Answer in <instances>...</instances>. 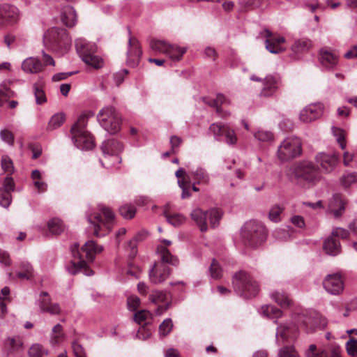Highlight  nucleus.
I'll return each mask as SVG.
<instances>
[{
	"instance_id": "nucleus-1",
	"label": "nucleus",
	"mask_w": 357,
	"mask_h": 357,
	"mask_svg": "<svg viewBox=\"0 0 357 357\" xmlns=\"http://www.w3.org/2000/svg\"><path fill=\"white\" fill-rule=\"evenodd\" d=\"M314 315V312L307 310L294 312L292 315V323L281 324L277 328L275 335L277 344H282L280 339L282 342L296 339L298 336L299 328H303L307 333H312L317 324Z\"/></svg>"
},
{
	"instance_id": "nucleus-2",
	"label": "nucleus",
	"mask_w": 357,
	"mask_h": 357,
	"mask_svg": "<svg viewBox=\"0 0 357 357\" xmlns=\"http://www.w3.org/2000/svg\"><path fill=\"white\" fill-rule=\"evenodd\" d=\"M102 250L103 246L96 244L93 240L86 242L81 250H79L78 244H75L71 248L74 261L68 266V271L73 275L82 272L86 276L93 275V271L89 268L85 259L90 262L93 261L96 255Z\"/></svg>"
},
{
	"instance_id": "nucleus-3",
	"label": "nucleus",
	"mask_w": 357,
	"mask_h": 357,
	"mask_svg": "<svg viewBox=\"0 0 357 357\" xmlns=\"http://www.w3.org/2000/svg\"><path fill=\"white\" fill-rule=\"evenodd\" d=\"M158 241L164 245H158V255L160 261H158V282L167 279L171 273L169 266H176L178 264V259L173 255L166 248L172 245V241L165 238H158Z\"/></svg>"
},
{
	"instance_id": "nucleus-4",
	"label": "nucleus",
	"mask_w": 357,
	"mask_h": 357,
	"mask_svg": "<svg viewBox=\"0 0 357 357\" xmlns=\"http://www.w3.org/2000/svg\"><path fill=\"white\" fill-rule=\"evenodd\" d=\"M98 209L100 214L87 213L86 217L90 223V227L93 228V234L96 236L100 237L106 234V233H100L102 229H105L107 232L111 230L114 214L109 208L103 204H99Z\"/></svg>"
},
{
	"instance_id": "nucleus-5",
	"label": "nucleus",
	"mask_w": 357,
	"mask_h": 357,
	"mask_svg": "<svg viewBox=\"0 0 357 357\" xmlns=\"http://www.w3.org/2000/svg\"><path fill=\"white\" fill-rule=\"evenodd\" d=\"M267 233L264 225L255 220L247 222L241 229V237L245 245L257 248L266 239Z\"/></svg>"
},
{
	"instance_id": "nucleus-6",
	"label": "nucleus",
	"mask_w": 357,
	"mask_h": 357,
	"mask_svg": "<svg viewBox=\"0 0 357 357\" xmlns=\"http://www.w3.org/2000/svg\"><path fill=\"white\" fill-rule=\"evenodd\" d=\"M86 117L82 115L71 128L73 143L82 150H90L94 146L93 137L86 130Z\"/></svg>"
},
{
	"instance_id": "nucleus-7",
	"label": "nucleus",
	"mask_w": 357,
	"mask_h": 357,
	"mask_svg": "<svg viewBox=\"0 0 357 357\" xmlns=\"http://www.w3.org/2000/svg\"><path fill=\"white\" fill-rule=\"evenodd\" d=\"M233 285L238 294L247 298L255 296L259 289L257 282L245 271H239L234 275Z\"/></svg>"
},
{
	"instance_id": "nucleus-8",
	"label": "nucleus",
	"mask_w": 357,
	"mask_h": 357,
	"mask_svg": "<svg viewBox=\"0 0 357 357\" xmlns=\"http://www.w3.org/2000/svg\"><path fill=\"white\" fill-rule=\"evenodd\" d=\"M75 47L82 61L93 68H100L103 66L102 59L94 54L96 46L93 43L87 42L84 38H77L75 40Z\"/></svg>"
},
{
	"instance_id": "nucleus-9",
	"label": "nucleus",
	"mask_w": 357,
	"mask_h": 357,
	"mask_svg": "<svg viewBox=\"0 0 357 357\" xmlns=\"http://www.w3.org/2000/svg\"><path fill=\"white\" fill-rule=\"evenodd\" d=\"M43 43L47 47L57 50L67 49L71 43V39L66 29L53 27L45 33Z\"/></svg>"
},
{
	"instance_id": "nucleus-10",
	"label": "nucleus",
	"mask_w": 357,
	"mask_h": 357,
	"mask_svg": "<svg viewBox=\"0 0 357 357\" xmlns=\"http://www.w3.org/2000/svg\"><path fill=\"white\" fill-rule=\"evenodd\" d=\"M302 143L300 138L294 136L286 137L279 145L278 158L282 162L294 159L301 154Z\"/></svg>"
},
{
	"instance_id": "nucleus-11",
	"label": "nucleus",
	"mask_w": 357,
	"mask_h": 357,
	"mask_svg": "<svg viewBox=\"0 0 357 357\" xmlns=\"http://www.w3.org/2000/svg\"><path fill=\"white\" fill-rule=\"evenodd\" d=\"M97 119L100 126L107 132L115 134L120 130L121 118L113 107H103L99 111Z\"/></svg>"
},
{
	"instance_id": "nucleus-12",
	"label": "nucleus",
	"mask_w": 357,
	"mask_h": 357,
	"mask_svg": "<svg viewBox=\"0 0 357 357\" xmlns=\"http://www.w3.org/2000/svg\"><path fill=\"white\" fill-rule=\"evenodd\" d=\"M208 130L218 142H224L230 146H234L238 143V137L235 130L227 123H213L209 126Z\"/></svg>"
},
{
	"instance_id": "nucleus-13",
	"label": "nucleus",
	"mask_w": 357,
	"mask_h": 357,
	"mask_svg": "<svg viewBox=\"0 0 357 357\" xmlns=\"http://www.w3.org/2000/svg\"><path fill=\"white\" fill-rule=\"evenodd\" d=\"M192 219L196 222L202 231H206L208 229V222L212 227H215L222 218V213L218 209H210L204 211L200 208H196L191 213Z\"/></svg>"
},
{
	"instance_id": "nucleus-14",
	"label": "nucleus",
	"mask_w": 357,
	"mask_h": 357,
	"mask_svg": "<svg viewBox=\"0 0 357 357\" xmlns=\"http://www.w3.org/2000/svg\"><path fill=\"white\" fill-rule=\"evenodd\" d=\"M296 178L310 185H315L320 180V174L314 164L308 160L298 163L294 168Z\"/></svg>"
},
{
	"instance_id": "nucleus-15",
	"label": "nucleus",
	"mask_w": 357,
	"mask_h": 357,
	"mask_svg": "<svg viewBox=\"0 0 357 357\" xmlns=\"http://www.w3.org/2000/svg\"><path fill=\"white\" fill-rule=\"evenodd\" d=\"M101 149L104 154L107 168L121 163V158L119 153L123 149V146L121 142L114 139H108L102 143Z\"/></svg>"
},
{
	"instance_id": "nucleus-16",
	"label": "nucleus",
	"mask_w": 357,
	"mask_h": 357,
	"mask_svg": "<svg viewBox=\"0 0 357 357\" xmlns=\"http://www.w3.org/2000/svg\"><path fill=\"white\" fill-rule=\"evenodd\" d=\"M340 5V2L333 0H314L310 3H306L305 6L313 13L317 10H324L327 8L335 10ZM346 6L349 8H357V0H346Z\"/></svg>"
},
{
	"instance_id": "nucleus-17",
	"label": "nucleus",
	"mask_w": 357,
	"mask_h": 357,
	"mask_svg": "<svg viewBox=\"0 0 357 357\" xmlns=\"http://www.w3.org/2000/svg\"><path fill=\"white\" fill-rule=\"evenodd\" d=\"M322 284L326 291L331 295L338 296L344 291V282L339 273L327 275Z\"/></svg>"
},
{
	"instance_id": "nucleus-18",
	"label": "nucleus",
	"mask_w": 357,
	"mask_h": 357,
	"mask_svg": "<svg viewBox=\"0 0 357 357\" xmlns=\"http://www.w3.org/2000/svg\"><path fill=\"white\" fill-rule=\"evenodd\" d=\"M265 45L266 50L272 54H280L286 50L284 46L286 40L284 37L265 31Z\"/></svg>"
},
{
	"instance_id": "nucleus-19",
	"label": "nucleus",
	"mask_w": 357,
	"mask_h": 357,
	"mask_svg": "<svg viewBox=\"0 0 357 357\" xmlns=\"http://www.w3.org/2000/svg\"><path fill=\"white\" fill-rule=\"evenodd\" d=\"M324 110L321 102L312 103L305 107L299 114V119L303 123H310L320 118Z\"/></svg>"
},
{
	"instance_id": "nucleus-20",
	"label": "nucleus",
	"mask_w": 357,
	"mask_h": 357,
	"mask_svg": "<svg viewBox=\"0 0 357 357\" xmlns=\"http://www.w3.org/2000/svg\"><path fill=\"white\" fill-rule=\"evenodd\" d=\"M315 161L324 173L333 172L339 162V156L336 153L328 154L324 152L319 153L315 156Z\"/></svg>"
},
{
	"instance_id": "nucleus-21",
	"label": "nucleus",
	"mask_w": 357,
	"mask_h": 357,
	"mask_svg": "<svg viewBox=\"0 0 357 357\" xmlns=\"http://www.w3.org/2000/svg\"><path fill=\"white\" fill-rule=\"evenodd\" d=\"M203 101L211 107H215L216 113L220 118L226 119L231 115V112L228 110L223 109L222 105H231V100L223 94H217L215 98H204Z\"/></svg>"
},
{
	"instance_id": "nucleus-22",
	"label": "nucleus",
	"mask_w": 357,
	"mask_h": 357,
	"mask_svg": "<svg viewBox=\"0 0 357 357\" xmlns=\"http://www.w3.org/2000/svg\"><path fill=\"white\" fill-rule=\"evenodd\" d=\"M281 85V79L278 75H268L263 79V87L260 91L261 97H273Z\"/></svg>"
},
{
	"instance_id": "nucleus-23",
	"label": "nucleus",
	"mask_w": 357,
	"mask_h": 357,
	"mask_svg": "<svg viewBox=\"0 0 357 357\" xmlns=\"http://www.w3.org/2000/svg\"><path fill=\"white\" fill-rule=\"evenodd\" d=\"M158 53L165 54L172 61L180 60L186 52L185 47H180L176 45H172L164 40H158Z\"/></svg>"
},
{
	"instance_id": "nucleus-24",
	"label": "nucleus",
	"mask_w": 357,
	"mask_h": 357,
	"mask_svg": "<svg viewBox=\"0 0 357 357\" xmlns=\"http://www.w3.org/2000/svg\"><path fill=\"white\" fill-rule=\"evenodd\" d=\"M142 55V50L137 38L130 36L128 40V50L127 52V62L132 67L137 66Z\"/></svg>"
},
{
	"instance_id": "nucleus-25",
	"label": "nucleus",
	"mask_w": 357,
	"mask_h": 357,
	"mask_svg": "<svg viewBox=\"0 0 357 357\" xmlns=\"http://www.w3.org/2000/svg\"><path fill=\"white\" fill-rule=\"evenodd\" d=\"M15 183L11 176L5 178L2 188H0V205L8 208L12 201L11 192L14 191Z\"/></svg>"
},
{
	"instance_id": "nucleus-26",
	"label": "nucleus",
	"mask_w": 357,
	"mask_h": 357,
	"mask_svg": "<svg viewBox=\"0 0 357 357\" xmlns=\"http://www.w3.org/2000/svg\"><path fill=\"white\" fill-rule=\"evenodd\" d=\"M345 204L342 196L340 194H335L329 201L328 211L335 218H339L344 211Z\"/></svg>"
},
{
	"instance_id": "nucleus-27",
	"label": "nucleus",
	"mask_w": 357,
	"mask_h": 357,
	"mask_svg": "<svg viewBox=\"0 0 357 357\" xmlns=\"http://www.w3.org/2000/svg\"><path fill=\"white\" fill-rule=\"evenodd\" d=\"M305 356L306 357H341V349L339 346H335L328 354L326 350H317L315 344H310L305 351Z\"/></svg>"
},
{
	"instance_id": "nucleus-28",
	"label": "nucleus",
	"mask_w": 357,
	"mask_h": 357,
	"mask_svg": "<svg viewBox=\"0 0 357 357\" xmlns=\"http://www.w3.org/2000/svg\"><path fill=\"white\" fill-rule=\"evenodd\" d=\"M187 177L188 181H190V183L193 181L194 184L197 185H206L210 180V176L207 171L202 167H198L195 169L189 172Z\"/></svg>"
},
{
	"instance_id": "nucleus-29",
	"label": "nucleus",
	"mask_w": 357,
	"mask_h": 357,
	"mask_svg": "<svg viewBox=\"0 0 357 357\" xmlns=\"http://www.w3.org/2000/svg\"><path fill=\"white\" fill-rule=\"evenodd\" d=\"M22 69L26 73L37 74L43 71V64L36 57H28L22 61Z\"/></svg>"
},
{
	"instance_id": "nucleus-30",
	"label": "nucleus",
	"mask_w": 357,
	"mask_h": 357,
	"mask_svg": "<svg viewBox=\"0 0 357 357\" xmlns=\"http://www.w3.org/2000/svg\"><path fill=\"white\" fill-rule=\"evenodd\" d=\"M0 12H1L0 17L2 20V23L0 24V26L6 24L15 23L20 18L19 10L15 6L0 8Z\"/></svg>"
},
{
	"instance_id": "nucleus-31",
	"label": "nucleus",
	"mask_w": 357,
	"mask_h": 357,
	"mask_svg": "<svg viewBox=\"0 0 357 357\" xmlns=\"http://www.w3.org/2000/svg\"><path fill=\"white\" fill-rule=\"evenodd\" d=\"M319 61L323 67L330 69L337 65L338 56L331 50L321 49L319 53Z\"/></svg>"
},
{
	"instance_id": "nucleus-32",
	"label": "nucleus",
	"mask_w": 357,
	"mask_h": 357,
	"mask_svg": "<svg viewBox=\"0 0 357 357\" xmlns=\"http://www.w3.org/2000/svg\"><path fill=\"white\" fill-rule=\"evenodd\" d=\"M61 20L67 26H73L77 22V15L75 9L70 6L64 7L61 11Z\"/></svg>"
},
{
	"instance_id": "nucleus-33",
	"label": "nucleus",
	"mask_w": 357,
	"mask_h": 357,
	"mask_svg": "<svg viewBox=\"0 0 357 357\" xmlns=\"http://www.w3.org/2000/svg\"><path fill=\"white\" fill-rule=\"evenodd\" d=\"M324 250L327 255L336 256L341 251L340 243L332 236L327 238L324 243Z\"/></svg>"
},
{
	"instance_id": "nucleus-34",
	"label": "nucleus",
	"mask_w": 357,
	"mask_h": 357,
	"mask_svg": "<svg viewBox=\"0 0 357 357\" xmlns=\"http://www.w3.org/2000/svg\"><path fill=\"white\" fill-rule=\"evenodd\" d=\"M170 207L171 206L169 204H167L164 208V215L167 219V221L172 225L174 227H178L183 224L185 220V218L181 214L178 213H174L172 214L170 213Z\"/></svg>"
},
{
	"instance_id": "nucleus-35",
	"label": "nucleus",
	"mask_w": 357,
	"mask_h": 357,
	"mask_svg": "<svg viewBox=\"0 0 357 357\" xmlns=\"http://www.w3.org/2000/svg\"><path fill=\"white\" fill-rule=\"evenodd\" d=\"M146 233L145 231L139 232L136 234L132 239L129 241L127 243V250L129 251V257L134 258L137 253V242L142 241L144 239Z\"/></svg>"
},
{
	"instance_id": "nucleus-36",
	"label": "nucleus",
	"mask_w": 357,
	"mask_h": 357,
	"mask_svg": "<svg viewBox=\"0 0 357 357\" xmlns=\"http://www.w3.org/2000/svg\"><path fill=\"white\" fill-rule=\"evenodd\" d=\"M171 295L168 291L158 292V315L166 311L170 304Z\"/></svg>"
},
{
	"instance_id": "nucleus-37",
	"label": "nucleus",
	"mask_w": 357,
	"mask_h": 357,
	"mask_svg": "<svg viewBox=\"0 0 357 357\" xmlns=\"http://www.w3.org/2000/svg\"><path fill=\"white\" fill-rule=\"evenodd\" d=\"M259 313L269 319H278L282 315V312L280 310L272 305H263L259 310Z\"/></svg>"
},
{
	"instance_id": "nucleus-38",
	"label": "nucleus",
	"mask_w": 357,
	"mask_h": 357,
	"mask_svg": "<svg viewBox=\"0 0 357 357\" xmlns=\"http://www.w3.org/2000/svg\"><path fill=\"white\" fill-rule=\"evenodd\" d=\"M31 176L33 184L39 193H43L47 190V184L42 180V174L39 170H33Z\"/></svg>"
},
{
	"instance_id": "nucleus-39",
	"label": "nucleus",
	"mask_w": 357,
	"mask_h": 357,
	"mask_svg": "<svg viewBox=\"0 0 357 357\" xmlns=\"http://www.w3.org/2000/svg\"><path fill=\"white\" fill-rule=\"evenodd\" d=\"M271 298L282 307L290 306L291 301L284 291H275L271 294Z\"/></svg>"
},
{
	"instance_id": "nucleus-40",
	"label": "nucleus",
	"mask_w": 357,
	"mask_h": 357,
	"mask_svg": "<svg viewBox=\"0 0 357 357\" xmlns=\"http://www.w3.org/2000/svg\"><path fill=\"white\" fill-rule=\"evenodd\" d=\"M20 271L17 272L16 275L19 279L30 280L33 276V269L32 266L28 262H22L20 264Z\"/></svg>"
},
{
	"instance_id": "nucleus-41",
	"label": "nucleus",
	"mask_w": 357,
	"mask_h": 357,
	"mask_svg": "<svg viewBox=\"0 0 357 357\" xmlns=\"http://www.w3.org/2000/svg\"><path fill=\"white\" fill-rule=\"evenodd\" d=\"M48 229L53 235H59L65 229V225L59 218H53L48 222Z\"/></svg>"
},
{
	"instance_id": "nucleus-42",
	"label": "nucleus",
	"mask_w": 357,
	"mask_h": 357,
	"mask_svg": "<svg viewBox=\"0 0 357 357\" xmlns=\"http://www.w3.org/2000/svg\"><path fill=\"white\" fill-rule=\"evenodd\" d=\"M255 138L261 142H271L273 141V134L268 130L261 128L257 129L253 133Z\"/></svg>"
},
{
	"instance_id": "nucleus-43",
	"label": "nucleus",
	"mask_w": 357,
	"mask_h": 357,
	"mask_svg": "<svg viewBox=\"0 0 357 357\" xmlns=\"http://www.w3.org/2000/svg\"><path fill=\"white\" fill-rule=\"evenodd\" d=\"M65 115L63 113H56L54 114L49 121L47 130H53L57 129L63 123Z\"/></svg>"
},
{
	"instance_id": "nucleus-44",
	"label": "nucleus",
	"mask_w": 357,
	"mask_h": 357,
	"mask_svg": "<svg viewBox=\"0 0 357 357\" xmlns=\"http://www.w3.org/2000/svg\"><path fill=\"white\" fill-rule=\"evenodd\" d=\"M65 337L63 331V327L61 324L55 325L52 331L50 342L52 344H59Z\"/></svg>"
},
{
	"instance_id": "nucleus-45",
	"label": "nucleus",
	"mask_w": 357,
	"mask_h": 357,
	"mask_svg": "<svg viewBox=\"0 0 357 357\" xmlns=\"http://www.w3.org/2000/svg\"><path fill=\"white\" fill-rule=\"evenodd\" d=\"M310 45L311 43L310 40L305 39H300L294 42L291 49L294 53H303L309 49Z\"/></svg>"
},
{
	"instance_id": "nucleus-46",
	"label": "nucleus",
	"mask_w": 357,
	"mask_h": 357,
	"mask_svg": "<svg viewBox=\"0 0 357 357\" xmlns=\"http://www.w3.org/2000/svg\"><path fill=\"white\" fill-rule=\"evenodd\" d=\"M340 182L344 188H349L351 185L357 183V172H346L341 177Z\"/></svg>"
},
{
	"instance_id": "nucleus-47",
	"label": "nucleus",
	"mask_w": 357,
	"mask_h": 357,
	"mask_svg": "<svg viewBox=\"0 0 357 357\" xmlns=\"http://www.w3.org/2000/svg\"><path fill=\"white\" fill-rule=\"evenodd\" d=\"M47 354L48 351L38 343L32 344L28 351L29 357H43Z\"/></svg>"
},
{
	"instance_id": "nucleus-48",
	"label": "nucleus",
	"mask_w": 357,
	"mask_h": 357,
	"mask_svg": "<svg viewBox=\"0 0 357 357\" xmlns=\"http://www.w3.org/2000/svg\"><path fill=\"white\" fill-rule=\"evenodd\" d=\"M151 319V314L149 311L139 310L134 315V320L139 324L148 325Z\"/></svg>"
},
{
	"instance_id": "nucleus-49",
	"label": "nucleus",
	"mask_w": 357,
	"mask_h": 357,
	"mask_svg": "<svg viewBox=\"0 0 357 357\" xmlns=\"http://www.w3.org/2000/svg\"><path fill=\"white\" fill-rule=\"evenodd\" d=\"M120 214L126 219H132L136 213V208L133 205L126 204L119 208Z\"/></svg>"
},
{
	"instance_id": "nucleus-50",
	"label": "nucleus",
	"mask_w": 357,
	"mask_h": 357,
	"mask_svg": "<svg viewBox=\"0 0 357 357\" xmlns=\"http://www.w3.org/2000/svg\"><path fill=\"white\" fill-rule=\"evenodd\" d=\"M33 94L37 105H43L47 102V98L43 89L37 84L33 85Z\"/></svg>"
},
{
	"instance_id": "nucleus-51",
	"label": "nucleus",
	"mask_w": 357,
	"mask_h": 357,
	"mask_svg": "<svg viewBox=\"0 0 357 357\" xmlns=\"http://www.w3.org/2000/svg\"><path fill=\"white\" fill-rule=\"evenodd\" d=\"M332 132L340 148L344 149L347 145L344 131L340 128L332 127Z\"/></svg>"
},
{
	"instance_id": "nucleus-52",
	"label": "nucleus",
	"mask_w": 357,
	"mask_h": 357,
	"mask_svg": "<svg viewBox=\"0 0 357 357\" xmlns=\"http://www.w3.org/2000/svg\"><path fill=\"white\" fill-rule=\"evenodd\" d=\"M284 208L279 205H274L270 210L268 213L269 219L274 222H278L280 221V215L283 211Z\"/></svg>"
},
{
	"instance_id": "nucleus-53",
	"label": "nucleus",
	"mask_w": 357,
	"mask_h": 357,
	"mask_svg": "<svg viewBox=\"0 0 357 357\" xmlns=\"http://www.w3.org/2000/svg\"><path fill=\"white\" fill-rule=\"evenodd\" d=\"M173 324L172 319L168 318L165 319L159 326V333L162 337L166 336L172 330Z\"/></svg>"
},
{
	"instance_id": "nucleus-54",
	"label": "nucleus",
	"mask_w": 357,
	"mask_h": 357,
	"mask_svg": "<svg viewBox=\"0 0 357 357\" xmlns=\"http://www.w3.org/2000/svg\"><path fill=\"white\" fill-rule=\"evenodd\" d=\"M278 357H299V356L294 347L285 346L279 350Z\"/></svg>"
},
{
	"instance_id": "nucleus-55",
	"label": "nucleus",
	"mask_w": 357,
	"mask_h": 357,
	"mask_svg": "<svg viewBox=\"0 0 357 357\" xmlns=\"http://www.w3.org/2000/svg\"><path fill=\"white\" fill-rule=\"evenodd\" d=\"M273 237L279 241H285L290 238V234L285 228L276 229L273 232Z\"/></svg>"
},
{
	"instance_id": "nucleus-56",
	"label": "nucleus",
	"mask_w": 357,
	"mask_h": 357,
	"mask_svg": "<svg viewBox=\"0 0 357 357\" xmlns=\"http://www.w3.org/2000/svg\"><path fill=\"white\" fill-rule=\"evenodd\" d=\"M178 185L179 188L182 190V199H186L191 196V193L190 192L189 190V188L191 185L190 181H185L184 179H179V181H178Z\"/></svg>"
},
{
	"instance_id": "nucleus-57",
	"label": "nucleus",
	"mask_w": 357,
	"mask_h": 357,
	"mask_svg": "<svg viewBox=\"0 0 357 357\" xmlns=\"http://www.w3.org/2000/svg\"><path fill=\"white\" fill-rule=\"evenodd\" d=\"M346 349L349 355L357 357V339L351 338L346 343Z\"/></svg>"
},
{
	"instance_id": "nucleus-58",
	"label": "nucleus",
	"mask_w": 357,
	"mask_h": 357,
	"mask_svg": "<svg viewBox=\"0 0 357 357\" xmlns=\"http://www.w3.org/2000/svg\"><path fill=\"white\" fill-rule=\"evenodd\" d=\"M210 273L211 278L213 279H218L221 277L222 275V269L218 264L215 259L213 260L211 267H210Z\"/></svg>"
},
{
	"instance_id": "nucleus-59",
	"label": "nucleus",
	"mask_w": 357,
	"mask_h": 357,
	"mask_svg": "<svg viewBox=\"0 0 357 357\" xmlns=\"http://www.w3.org/2000/svg\"><path fill=\"white\" fill-rule=\"evenodd\" d=\"M1 139L8 144L12 146L14 143V136L13 133L7 129L2 130L0 132Z\"/></svg>"
},
{
	"instance_id": "nucleus-60",
	"label": "nucleus",
	"mask_w": 357,
	"mask_h": 357,
	"mask_svg": "<svg viewBox=\"0 0 357 357\" xmlns=\"http://www.w3.org/2000/svg\"><path fill=\"white\" fill-rule=\"evenodd\" d=\"M1 167L4 172L11 174L13 172L14 167L11 159L8 156H3L1 159Z\"/></svg>"
},
{
	"instance_id": "nucleus-61",
	"label": "nucleus",
	"mask_w": 357,
	"mask_h": 357,
	"mask_svg": "<svg viewBox=\"0 0 357 357\" xmlns=\"http://www.w3.org/2000/svg\"><path fill=\"white\" fill-rule=\"evenodd\" d=\"M140 304V300L136 296H130L128 298L127 305L130 311H135L138 309Z\"/></svg>"
},
{
	"instance_id": "nucleus-62",
	"label": "nucleus",
	"mask_w": 357,
	"mask_h": 357,
	"mask_svg": "<svg viewBox=\"0 0 357 357\" xmlns=\"http://www.w3.org/2000/svg\"><path fill=\"white\" fill-rule=\"evenodd\" d=\"M151 331L147 326V325L142 326V327H140L137 333V337L142 340H146L151 336Z\"/></svg>"
},
{
	"instance_id": "nucleus-63",
	"label": "nucleus",
	"mask_w": 357,
	"mask_h": 357,
	"mask_svg": "<svg viewBox=\"0 0 357 357\" xmlns=\"http://www.w3.org/2000/svg\"><path fill=\"white\" fill-rule=\"evenodd\" d=\"M331 236L334 237H339L341 238H347L349 236L348 230L341 227H335L333 229Z\"/></svg>"
},
{
	"instance_id": "nucleus-64",
	"label": "nucleus",
	"mask_w": 357,
	"mask_h": 357,
	"mask_svg": "<svg viewBox=\"0 0 357 357\" xmlns=\"http://www.w3.org/2000/svg\"><path fill=\"white\" fill-rule=\"evenodd\" d=\"M72 347L75 357H86L84 349L81 344L73 342Z\"/></svg>"
}]
</instances>
